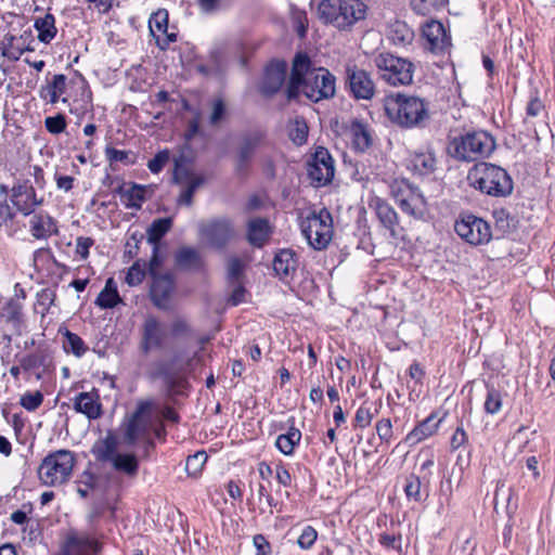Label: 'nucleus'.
Masks as SVG:
<instances>
[{
    "label": "nucleus",
    "mask_w": 555,
    "mask_h": 555,
    "mask_svg": "<svg viewBox=\"0 0 555 555\" xmlns=\"http://www.w3.org/2000/svg\"><path fill=\"white\" fill-rule=\"evenodd\" d=\"M207 454L205 451H197L196 453L188 456L185 463V472L190 477H197L201 475L205 463L207 462Z\"/></svg>",
    "instance_id": "obj_46"
},
{
    "label": "nucleus",
    "mask_w": 555,
    "mask_h": 555,
    "mask_svg": "<svg viewBox=\"0 0 555 555\" xmlns=\"http://www.w3.org/2000/svg\"><path fill=\"white\" fill-rule=\"evenodd\" d=\"M29 233L36 240L48 241L59 234L57 221L48 212H34L29 219Z\"/></svg>",
    "instance_id": "obj_23"
},
{
    "label": "nucleus",
    "mask_w": 555,
    "mask_h": 555,
    "mask_svg": "<svg viewBox=\"0 0 555 555\" xmlns=\"http://www.w3.org/2000/svg\"><path fill=\"white\" fill-rule=\"evenodd\" d=\"M67 89V77L63 74H56L52 80L41 90V96L48 99L51 104H55L60 101L61 95L66 92Z\"/></svg>",
    "instance_id": "obj_40"
},
{
    "label": "nucleus",
    "mask_w": 555,
    "mask_h": 555,
    "mask_svg": "<svg viewBox=\"0 0 555 555\" xmlns=\"http://www.w3.org/2000/svg\"><path fill=\"white\" fill-rule=\"evenodd\" d=\"M199 234L215 248L224 247L233 237L231 221L225 218L212 219L199 224Z\"/></svg>",
    "instance_id": "obj_13"
},
{
    "label": "nucleus",
    "mask_w": 555,
    "mask_h": 555,
    "mask_svg": "<svg viewBox=\"0 0 555 555\" xmlns=\"http://www.w3.org/2000/svg\"><path fill=\"white\" fill-rule=\"evenodd\" d=\"M502 408V395L499 390L491 387L488 389L485 410L489 414H496Z\"/></svg>",
    "instance_id": "obj_53"
},
{
    "label": "nucleus",
    "mask_w": 555,
    "mask_h": 555,
    "mask_svg": "<svg viewBox=\"0 0 555 555\" xmlns=\"http://www.w3.org/2000/svg\"><path fill=\"white\" fill-rule=\"evenodd\" d=\"M74 452L61 449L49 453L38 468L40 481L48 487H57L66 483L75 466Z\"/></svg>",
    "instance_id": "obj_7"
},
{
    "label": "nucleus",
    "mask_w": 555,
    "mask_h": 555,
    "mask_svg": "<svg viewBox=\"0 0 555 555\" xmlns=\"http://www.w3.org/2000/svg\"><path fill=\"white\" fill-rule=\"evenodd\" d=\"M372 62L384 82L392 87L412 83L415 66L410 60L390 52H379Z\"/></svg>",
    "instance_id": "obj_6"
},
{
    "label": "nucleus",
    "mask_w": 555,
    "mask_h": 555,
    "mask_svg": "<svg viewBox=\"0 0 555 555\" xmlns=\"http://www.w3.org/2000/svg\"><path fill=\"white\" fill-rule=\"evenodd\" d=\"M386 36L393 46L405 47L412 43L414 31L404 21L395 18L388 22Z\"/></svg>",
    "instance_id": "obj_29"
},
{
    "label": "nucleus",
    "mask_w": 555,
    "mask_h": 555,
    "mask_svg": "<svg viewBox=\"0 0 555 555\" xmlns=\"http://www.w3.org/2000/svg\"><path fill=\"white\" fill-rule=\"evenodd\" d=\"M384 108L389 120L405 129L423 127L429 119V103L420 96L402 92L387 95Z\"/></svg>",
    "instance_id": "obj_2"
},
{
    "label": "nucleus",
    "mask_w": 555,
    "mask_h": 555,
    "mask_svg": "<svg viewBox=\"0 0 555 555\" xmlns=\"http://www.w3.org/2000/svg\"><path fill=\"white\" fill-rule=\"evenodd\" d=\"M228 108L223 99L216 98L211 101V112L208 118L209 125L219 126L227 117Z\"/></svg>",
    "instance_id": "obj_49"
},
{
    "label": "nucleus",
    "mask_w": 555,
    "mask_h": 555,
    "mask_svg": "<svg viewBox=\"0 0 555 555\" xmlns=\"http://www.w3.org/2000/svg\"><path fill=\"white\" fill-rule=\"evenodd\" d=\"M270 235L269 222L264 218H255L248 222L247 240L255 247H262Z\"/></svg>",
    "instance_id": "obj_33"
},
{
    "label": "nucleus",
    "mask_w": 555,
    "mask_h": 555,
    "mask_svg": "<svg viewBox=\"0 0 555 555\" xmlns=\"http://www.w3.org/2000/svg\"><path fill=\"white\" fill-rule=\"evenodd\" d=\"M262 140V134L259 132L250 133L243 137L238 147L237 157L242 159L251 160L256 149L259 146Z\"/></svg>",
    "instance_id": "obj_43"
},
{
    "label": "nucleus",
    "mask_w": 555,
    "mask_h": 555,
    "mask_svg": "<svg viewBox=\"0 0 555 555\" xmlns=\"http://www.w3.org/2000/svg\"><path fill=\"white\" fill-rule=\"evenodd\" d=\"M23 372L28 376L34 375L37 380L42 379L47 371V356L42 351H35L18 359Z\"/></svg>",
    "instance_id": "obj_30"
},
{
    "label": "nucleus",
    "mask_w": 555,
    "mask_h": 555,
    "mask_svg": "<svg viewBox=\"0 0 555 555\" xmlns=\"http://www.w3.org/2000/svg\"><path fill=\"white\" fill-rule=\"evenodd\" d=\"M118 193L122 204L127 208L141 209L145 201L146 188L132 183L128 189L119 188Z\"/></svg>",
    "instance_id": "obj_37"
},
{
    "label": "nucleus",
    "mask_w": 555,
    "mask_h": 555,
    "mask_svg": "<svg viewBox=\"0 0 555 555\" xmlns=\"http://www.w3.org/2000/svg\"><path fill=\"white\" fill-rule=\"evenodd\" d=\"M43 402V395L37 390L34 392H26L20 399V404L27 411H36Z\"/></svg>",
    "instance_id": "obj_54"
},
{
    "label": "nucleus",
    "mask_w": 555,
    "mask_h": 555,
    "mask_svg": "<svg viewBox=\"0 0 555 555\" xmlns=\"http://www.w3.org/2000/svg\"><path fill=\"white\" fill-rule=\"evenodd\" d=\"M439 423L440 421L436 420V415L430 414L406 435L405 441L410 446H415L422 442L438 430Z\"/></svg>",
    "instance_id": "obj_32"
},
{
    "label": "nucleus",
    "mask_w": 555,
    "mask_h": 555,
    "mask_svg": "<svg viewBox=\"0 0 555 555\" xmlns=\"http://www.w3.org/2000/svg\"><path fill=\"white\" fill-rule=\"evenodd\" d=\"M65 338L64 349L66 352H72L76 357H81L88 350V347L79 335L66 331Z\"/></svg>",
    "instance_id": "obj_47"
},
{
    "label": "nucleus",
    "mask_w": 555,
    "mask_h": 555,
    "mask_svg": "<svg viewBox=\"0 0 555 555\" xmlns=\"http://www.w3.org/2000/svg\"><path fill=\"white\" fill-rule=\"evenodd\" d=\"M118 441L116 437L108 434L102 439L94 442L91 448V453L96 462L111 463L114 456L118 453Z\"/></svg>",
    "instance_id": "obj_31"
},
{
    "label": "nucleus",
    "mask_w": 555,
    "mask_h": 555,
    "mask_svg": "<svg viewBox=\"0 0 555 555\" xmlns=\"http://www.w3.org/2000/svg\"><path fill=\"white\" fill-rule=\"evenodd\" d=\"M109 464L116 473L128 479H135L139 475L140 461L132 452H118Z\"/></svg>",
    "instance_id": "obj_27"
},
{
    "label": "nucleus",
    "mask_w": 555,
    "mask_h": 555,
    "mask_svg": "<svg viewBox=\"0 0 555 555\" xmlns=\"http://www.w3.org/2000/svg\"><path fill=\"white\" fill-rule=\"evenodd\" d=\"M308 177L315 186L328 184L335 173L334 159L330 152L318 146L307 164Z\"/></svg>",
    "instance_id": "obj_11"
},
{
    "label": "nucleus",
    "mask_w": 555,
    "mask_h": 555,
    "mask_svg": "<svg viewBox=\"0 0 555 555\" xmlns=\"http://www.w3.org/2000/svg\"><path fill=\"white\" fill-rule=\"evenodd\" d=\"M144 235L140 232H133L126 243V251L125 254L129 258H134L138 255L139 245L143 241Z\"/></svg>",
    "instance_id": "obj_61"
},
{
    "label": "nucleus",
    "mask_w": 555,
    "mask_h": 555,
    "mask_svg": "<svg viewBox=\"0 0 555 555\" xmlns=\"http://www.w3.org/2000/svg\"><path fill=\"white\" fill-rule=\"evenodd\" d=\"M494 149V138L483 130L468 131L454 137L447 147L451 157L467 163L490 156Z\"/></svg>",
    "instance_id": "obj_5"
},
{
    "label": "nucleus",
    "mask_w": 555,
    "mask_h": 555,
    "mask_svg": "<svg viewBox=\"0 0 555 555\" xmlns=\"http://www.w3.org/2000/svg\"><path fill=\"white\" fill-rule=\"evenodd\" d=\"M152 400H140L135 411L124 422V441L134 446L141 438L147 436L152 422Z\"/></svg>",
    "instance_id": "obj_9"
},
{
    "label": "nucleus",
    "mask_w": 555,
    "mask_h": 555,
    "mask_svg": "<svg viewBox=\"0 0 555 555\" xmlns=\"http://www.w3.org/2000/svg\"><path fill=\"white\" fill-rule=\"evenodd\" d=\"M93 244V238L87 236H78L76 238V254L79 255L82 259H87L89 257V249Z\"/></svg>",
    "instance_id": "obj_64"
},
{
    "label": "nucleus",
    "mask_w": 555,
    "mask_h": 555,
    "mask_svg": "<svg viewBox=\"0 0 555 555\" xmlns=\"http://www.w3.org/2000/svg\"><path fill=\"white\" fill-rule=\"evenodd\" d=\"M122 299L118 294L117 284L113 278H108L104 288L100 292L95 299V305L101 309H113L121 304Z\"/></svg>",
    "instance_id": "obj_35"
},
{
    "label": "nucleus",
    "mask_w": 555,
    "mask_h": 555,
    "mask_svg": "<svg viewBox=\"0 0 555 555\" xmlns=\"http://www.w3.org/2000/svg\"><path fill=\"white\" fill-rule=\"evenodd\" d=\"M470 186L490 196L505 197L513 192V180L505 169L490 163L474 165L467 175Z\"/></svg>",
    "instance_id": "obj_3"
},
{
    "label": "nucleus",
    "mask_w": 555,
    "mask_h": 555,
    "mask_svg": "<svg viewBox=\"0 0 555 555\" xmlns=\"http://www.w3.org/2000/svg\"><path fill=\"white\" fill-rule=\"evenodd\" d=\"M298 256L289 248L279 250L273 259V270L284 282L293 280L298 269Z\"/></svg>",
    "instance_id": "obj_24"
},
{
    "label": "nucleus",
    "mask_w": 555,
    "mask_h": 555,
    "mask_svg": "<svg viewBox=\"0 0 555 555\" xmlns=\"http://www.w3.org/2000/svg\"><path fill=\"white\" fill-rule=\"evenodd\" d=\"M377 413V408L374 405L373 402H363V404L357 410L354 420H353V427L354 428H365L367 427L374 416Z\"/></svg>",
    "instance_id": "obj_44"
},
{
    "label": "nucleus",
    "mask_w": 555,
    "mask_h": 555,
    "mask_svg": "<svg viewBox=\"0 0 555 555\" xmlns=\"http://www.w3.org/2000/svg\"><path fill=\"white\" fill-rule=\"evenodd\" d=\"M454 230L462 240L474 246L487 244L492 237L490 224L474 215H462L455 221Z\"/></svg>",
    "instance_id": "obj_10"
},
{
    "label": "nucleus",
    "mask_w": 555,
    "mask_h": 555,
    "mask_svg": "<svg viewBox=\"0 0 555 555\" xmlns=\"http://www.w3.org/2000/svg\"><path fill=\"white\" fill-rule=\"evenodd\" d=\"M173 182L181 186L177 199L178 205L191 206L193 195L205 183V178L185 166H177L173 172Z\"/></svg>",
    "instance_id": "obj_14"
},
{
    "label": "nucleus",
    "mask_w": 555,
    "mask_h": 555,
    "mask_svg": "<svg viewBox=\"0 0 555 555\" xmlns=\"http://www.w3.org/2000/svg\"><path fill=\"white\" fill-rule=\"evenodd\" d=\"M404 493L410 501H423L422 481L418 476L411 474L405 478Z\"/></svg>",
    "instance_id": "obj_48"
},
{
    "label": "nucleus",
    "mask_w": 555,
    "mask_h": 555,
    "mask_svg": "<svg viewBox=\"0 0 555 555\" xmlns=\"http://www.w3.org/2000/svg\"><path fill=\"white\" fill-rule=\"evenodd\" d=\"M146 262L143 260H137L133 262V264L129 268L127 275H126V283L129 286H137L142 283V281L145 278V274L147 273L146 270Z\"/></svg>",
    "instance_id": "obj_50"
},
{
    "label": "nucleus",
    "mask_w": 555,
    "mask_h": 555,
    "mask_svg": "<svg viewBox=\"0 0 555 555\" xmlns=\"http://www.w3.org/2000/svg\"><path fill=\"white\" fill-rule=\"evenodd\" d=\"M366 13L367 5L362 0H322L318 7L319 17L340 30L363 21Z\"/></svg>",
    "instance_id": "obj_4"
},
{
    "label": "nucleus",
    "mask_w": 555,
    "mask_h": 555,
    "mask_svg": "<svg viewBox=\"0 0 555 555\" xmlns=\"http://www.w3.org/2000/svg\"><path fill=\"white\" fill-rule=\"evenodd\" d=\"M301 232L317 250L327 247L333 237V218L326 208L312 211L301 221Z\"/></svg>",
    "instance_id": "obj_8"
},
{
    "label": "nucleus",
    "mask_w": 555,
    "mask_h": 555,
    "mask_svg": "<svg viewBox=\"0 0 555 555\" xmlns=\"http://www.w3.org/2000/svg\"><path fill=\"white\" fill-rule=\"evenodd\" d=\"M167 332L162 321L155 315H147L141 327L140 350L147 354L152 350L162 349Z\"/></svg>",
    "instance_id": "obj_15"
},
{
    "label": "nucleus",
    "mask_w": 555,
    "mask_h": 555,
    "mask_svg": "<svg viewBox=\"0 0 555 555\" xmlns=\"http://www.w3.org/2000/svg\"><path fill=\"white\" fill-rule=\"evenodd\" d=\"M176 266L181 270L202 271L205 267L203 256L193 247L184 246L175 254Z\"/></svg>",
    "instance_id": "obj_28"
},
{
    "label": "nucleus",
    "mask_w": 555,
    "mask_h": 555,
    "mask_svg": "<svg viewBox=\"0 0 555 555\" xmlns=\"http://www.w3.org/2000/svg\"><path fill=\"white\" fill-rule=\"evenodd\" d=\"M175 291V279L172 274L166 272L151 278L150 299L159 310H169L171 307V297Z\"/></svg>",
    "instance_id": "obj_18"
},
{
    "label": "nucleus",
    "mask_w": 555,
    "mask_h": 555,
    "mask_svg": "<svg viewBox=\"0 0 555 555\" xmlns=\"http://www.w3.org/2000/svg\"><path fill=\"white\" fill-rule=\"evenodd\" d=\"M300 92L313 102L331 99L336 92L335 76L326 68L313 67L310 57L301 52L293 60L286 94L291 100Z\"/></svg>",
    "instance_id": "obj_1"
},
{
    "label": "nucleus",
    "mask_w": 555,
    "mask_h": 555,
    "mask_svg": "<svg viewBox=\"0 0 555 555\" xmlns=\"http://www.w3.org/2000/svg\"><path fill=\"white\" fill-rule=\"evenodd\" d=\"M370 206L375 210L380 224L389 231L391 237L397 238L401 231L403 232L397 211L386 201L375 197L371 201Z\"/></svg>",
    "instance_id": "obj_21"
},
{
    "label": "nucleus",
    "mask_w": 555,
    "mask_h": 555,
    "mask_svg": "<svg viewBox=\"0 0 555 555\" xmlns=\"http://www.w3.org/2000/svg\"><path fill=\"white\" fill-rule=\"evenodd\" d=\"M24 53V35L18 38L12 34L4 35L1 42V55L10 61H17Z\"/></svg>",
    "instance_id": "obj_41"
},
{
    "label": "nucleus",
    "mask_w": 555,
    "mask_h": 555,
    "mask_svg": "<svg viewBox=\"0 0 555 555\" xmlns=\"http://www.w3.org/2000/svg\"><path fill=\"white\" fill-rule=\"evenodd\" d=\"M23 306L18 299H11L3 307V313L9 321L20 322L22 318Z\"/></svg>",
    "instance_id": "obj_58"
},
{
    "label": "nucleus",
    "mask_w": 555,
    "mask_h": 555,
    "mask_svg": "<svg viewBox=\"0 0 555 555\" xmlns=\"http://www.w3.org/2000/svg\"><path fill=\"white\" fill-rule=\"evenodd\" d=\"M74 409L86 415L89 420H96L102 415V404L96 389L80 392L74 398Z\"/></svg>",
    "instance_id": "obj_26"
},
{
    "label": "nucleus",
    "mask_w": 555,
    "mask_h": 555,
    "mask_svg": "<svg viewBox=\"0 0 555 555\" xmlns=\"http://www.w3.org/2000/svg\"><path fill=\"white\" fill-rule=\"evenodd\" d=\"M301 431L294 426V420L292 425L285 434H281L276 437L275 447L276 449L286 456H291L295 452V448L301 440Z\"/></svg>",
    "instance_id": "obj_34"
},
{
    "label": "nucleus",
    "mask_w": 555,
    "mask_h": 555,
    "mask_svg": "<svg viewBox=\"0 0 555 555\" xmlns=\"http://www.w3.org/2000/svg\"><path fill=\"white\" fill-rule=\"evenodd\" d=\"M168 159H169L168 152H166V151L159 152L152 159L149 160L147 168L153 173H158L162 171V169L164 168V166L166 165Z\"/></svg>",
    "instance_id": "obj_63"
},
{
    "label": "nucleus",
    "mask_w": 555,
    "mask_h": 555,
    "mask_svg": "<svg viewBox=\"0 0 555 555\" xmlns=\"http://www.w3.org/2000/svg\"><path fill=\"white\" fill-rule=\"evenodd\" d=\"M410 168L420 176H426L434 171L436 157L433 152H415L410 158Z\"/></svg>",
    "instance_id": "obj_38"
},
{
    "label": "nucleus",
    "mask_w": 555,
    "mask_h": 555,
    "mask_svg": "<svg viewBox=\"0 0 555 555\" xmlns=\"http://www.w3.org/2000/svg\"><path fill=\"white\" fill-rule=\"evenodd\" d=\"M80 89V96L74 99L69 104V113L76 115L78 118H82L86 114L92 113L93 109L92 93L83 78H81Z\"/></svg>",
    "instance_id": "obj_36"
},
{
    "label": "nucleus",
    "mask_w": 555,
    "mask_h": 555,
    "mask_svg": "<svg viewBox=\"0 0 555 555\" xmlns=\"http://www.w3.org/2000/svg\"><path fill=\"white\" fill-rule=\"evenodd\" d=\"M34 27L38 31V40L46 44L50 43L57 34L55 17L51 13H47L44 16L36 18Z\"/></svg>",
    "instance_id": "obj_39"
},
{
    "label": "nucleus",
    "mask_w": 555,
    "mask_h": 555,
    "mask_svg": "<svg viewBox=\"0 0 555 555\" xmlns=\"http://www.w3.org/2000/svg\"><path fill=\"white\" fill-rule=\"evenodd\" d=\"M162 258L159 257V246H152V256L150 261L146 263V272L151 278H154L155 275H160L162 273L158 272L160 266H162Z\"/></svg>",
    "instance_id": "obj_59"
},
{
    "label": "nucleus",
    "mask_w": 555,
    "mask_h": 555,
    "mask_svg": "<svg viewBox=\"0 0 555 555\" xmlns=\"http://www.w3.org/2000/svg\"><path fill=\"white\" fill-rule=\"evenodd\" d=\"M244 262L238 257H230L227 263V278L230 283L240 281L244 272Z\"/></svg>",
    "instance_id": "obj_52"
},
{
    "label": "nucleus",
    "mask_w": 555,
    "mask_h": 555,
    "mask_svg": "<svg viewBox=\"0 0 555 555\" xmlns=\"http://www.w3.org/2000/svg\"><path fill=\"white\" fill-rule=\"evenodd\" d=\"M401 210L416 220L424 219L427 214V202L422 192L402 181L401 196H397Z\"/></svg>",
    "instance_id": "obj_17"
},
{
    "label": "nucleus",
    "mask_w": 555,
    "mask_h": 555,
    "mask_svg": "<svg viewBox=\"0 0 555 555\" xmlns=\"http://www.w3.org/2000/svg\"><path fill=\"white\" fill-rule=\"evenodd\" d=\"M129 154L130 153L127 151L117 150L112 146H107L105 149V156L109 163L120 162L126 164H132V162H129Z\"/></svg>",
    "instance_id": "obj_62"
},
{
    "label": "nucleus",
    "mask_w": 555,
    "mask_h": 555,
    "mask_svg": "<svg viewBox=\"0 0 555 555\" xmlns=\"http://www.w3.org/2000/svg\"><path fill=\"white\" fill-rule=\"evenodd\" d=\"M191 333V326L183 318H176L170 324V334L173 337L186 336Z\"/></svg>",
    "instance_id": "obj_60"
},
{
    "label": "nucleus",
    "mask_w": 555,
    "mask_h": 555,
    "mask_svg": "<svg viewBox=\"0 0 555 555\" xmlns=\"http://www.w3.org/2000/svg\"><path fill=\"white\" fill-rule=\"evenodd\" d=\"M11 201L15 208L24 216L35 212L43 204V197H38L29 180L15 183L11 190Z\"/></svg>",
    "instance_id": "obj_16"
},
{
    "label": "nucleus",
    "mask_w": 555,
    "mask_h": 555,
    "mask_svg": "<svg viewBox=\"0 0 555 555\" xmlns=\"http://www.w3.org/2000/svg\"><path fill=\"white\" fill-rule=\"evenodd\" d=\"M346 85L356 100H371L376 92V86L371 74L357 65L346 67Z\"/></svg>",
    "instance_id": "obj_12"
},
{
    "label": "nucleus",
    "mask_w": 555,
    "mask_h": 555,
    "mask_svg": "<svg viewBox=\"0 0 555 555\" xmlns=\"http://www.w3.org/2000/svg\"><path fill=\"white\" fill-rule=\"evenodd\" d=\"M423 36L427 41V48L433 53H443L451 46V37L447 34L441 22L431 21L423 28Z\"/></svg>",
    "instance_id": "obj_22"
},
{
    "label": "nucleus",
    "mask_w": 555,
    "mask_h": 555,
    "mask_svg": "<svg viewBox=\"0 0 555 555\" xmlns=\"http://www.w3.org/2000/svg\"><path fill=\"white\" fill-rule=\"evenodd\" d=\"M70 555H95L100 552L99 541L88 533L69 531L61 544Z\"/></svg>",
    "instance_id": "obj_20"
},
{
    "label": "nucleus",
    "mask_w": 555,
    "mask_h": 555,
    "mask_svg": "<svg viewBox=\"0 0 555 555\" xmlns=\"http://www.w3.org/2000/svg\"><path fill=\"white\" fill-rule=\"evenodd\" d=\"M287 65L283 61L270 63L264 72L261 92L266 95H273L283 86L286 78Z\"/></svg>",
    "instance_id": "obj_25"
},
{
    "label": "nucleus",
    "mask_w": 555,
    "mask_h": 555,
    "mask_svg": "<svg viewBox=\"0 0 555 555\" xmlns=\"http://www.w3.org/2000/svg\"><path fill=\"white\" fill-rule=\"evenodd\" d=\"M352 143L359 151H365L370 147L372 139L366 127L361 122H353L351 126Z\"/></svg>",
    "instance_id": "obj_45"
},
{
    "label": "nucleus",
    "mask_w": 555,
    "mask_h": 555,
    "mask_svg": "<svg viewBox=\"0 0 555 555\" xmlns=\"http://www.w3.org/2000/svg\"><path fill=\"white\" fill-rule=\"evenodd\" d=\"M378 438L386 443H390L393 437L392 424L390 418H382L375 425Z\"/></svg>",
    "instance_id": "obj_57"
},
{
    "label": "nucleus",
    "mask_w": 555,
    "mask_h": 555,
    "mask_svg": "<svg viewBox=\"0 0 555 555\" xmlns=\"http://www.w3.org/2000/svg\"><path fill=\"white\" fill-rule=\"evenodd\" d=\"M44 126L51 134H60L64 132L66 129V117L63 114L49 116L44 119Z\"/></svg>",
    "instance_id": "obj_55"
},
{
    "label": "nucleus",
    "mask_w": 555,
    "mask_h": 555,
    "mask_svg": "<svg viewBox=\"0 0 555 555\" xmlns=\"http://www.w3.org/2000/svg\"><path fill=\"white\" fill-rule=\"evenodd\" d=\"M172 224L173 220L170 217L153 220L146 230L149 244L159 246V241L171 230Z\"/></svg>",
    "instance_id": "obj_42"
},
{
    "label": "nucleus",
    "mask_w": 555,
    "mask_h": 555,
    "mask_svg": "<svg viewBox=\"0 0 555 555\" xmlns=\"http://www.w3.org/2000/svg\"><path fill=\"white\" fill-rule=\"evenodd\" d=\"M318 539V531L312 526H306L298 537L297 544L301 550H310Z\"/></svg>",
    "instance_id": "obj_56"
},
{
    "label": "nucleus",
    "mask_w": 555,
    "mask_h": 555,
    "mask_svg": "<svg viewBox=\"0 0 555 555\" xmlns=\"http://www.w3.org/2000/svg\"><path fill=\"white\" fill-rule=\"evenodd\" d=\"M289 139L296 145H302L308 138V126L304 119H296L289 128Z\"/></svg>",
    "instance_id": "obj_51"
},
{
    "label": "nucleus",
    "mask_w": 555,
    "mask_h": 555,
    "mask_svg": "<svg viewBox=\"0 0 555 555\" xmlns=\"http://www.w3.org/2000/svg\"><path fill=\"white\" fill-rule=\"evenodd\" d=\"M149 28L155 39L156 46L163 51L168 49L172 42L177 41V34L169 31L168 12L165 9H159L151 15Z\"/></svg>",
    "instance_id": "obj_19"
}]
</instances>
